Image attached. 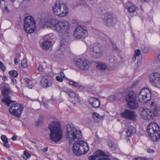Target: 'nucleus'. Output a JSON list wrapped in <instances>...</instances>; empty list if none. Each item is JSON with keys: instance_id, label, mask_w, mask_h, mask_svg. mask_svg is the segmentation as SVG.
Segmentation results:
<instances>
[{"instance_id": "54", "label": "nucleus", "mask_w": 160, "mask_h": 160, "mask_svg": "<svg viewBox=\"0 0 160 160\" xmlns=\"http://www.w3.org/2000/svg\"><path fill=\"white\" fill-rule=\"evenodd\" d=\"M74 82L73 81H70L69 83L70 85L73 86Z\"/></svg>"}, {"instance_id": "60", "label": "nucleus", "mask_w": 160, "mask_h": 160, "mask_svg": "<svg viewBox=\"0 0 160 160\" xmlns=\"http://www.w3.org/2000/svg\"><path fill=\"white\" fill-rule=\"evenodd\" d=\"M142 160H148V159L146 158H142Z\"/></svg>"}, {"instance_id": "55", "label": "nucleus", "mask_w": 160, "mask_h": 160, "mask_svg": "<svg viewBox=\"0 0 160 160\" xmlns=\"http://www.w3.org/2000/svg\"><path fill=\"white\" fill-rule=\"evenodd\" d=\"M48 147H46L45 148H44L43 150H42V151L44 152H46V151H48Z\"/></svg>"}, {"instance_id": "13", "label": "nucleus", "mask_w": 160, "mask_h": 160, "mask_svg": "<svg viewBox=\"0 0 160 160\" xmlns=\"http://www.w3.org/2000/svg\"><path fill=\"white\" fill-rule=\"evenodd\" d=\"M122 118L128 120L134 121L137 117V114L133 110L129 109L125 110L121 113Z\"/></svg>"}, {"instance_id": "33", "label": "nucleus", "mask_w": 160, "mask_h": 160, "mask_svg": "<svg viewBox=\"0 0 160 160\" xmlns=\"http://www.w3.org/2000/svg\"><path fill=\"white\" fill-rule=\"evenodd\" d=\"M141 50L144 53H147L148 51V48L144 45H142L141 46Z\"/></svg>"}, {"instance_id": "32", "label": "nucleus", "mask_w": 160, "mask_h": 160, "mask_svg": "<svg viewBox=\"0 0 160 160\" xmlns=\"http://www.w3.org/2000/svg\"><path fill=\"white\" fill-rule=\"evenodd\" d=\"M108 60L109 62L113 65H115L117 62V59L115 56L110 57Z\"/></svg>"}, {"instance_id": "31", "label": "nucleus", "mask_w": 160, "mask_h": 160, "mask_svg": "<svg viewBox=\"0 0 160 160\" xmlns=\"http://www.w3.org/2000/svg\"><path fill=\"white\" fill-rule=\"evenodd\" d=\"M92 117L95 121L97 122H99V120L100 119V116L96 112H93Z\"/></svg>"}, {"instance_id": "19", "label": "nucleus", "mask_w": 160, "mask_h": 160, "mask_svg": "<svg viewBox=\"0 0 160 160\" xmlns=\"http://www.w3.org/2000/svg\"><path fill=\"white\" fill-rule=\"evenodd\" d=\"M80 145L79 148V151L78 152L79 155L85 154L89 150V148L88 144L82 141H80Z\"/></svg>"}, {"instance_id": "30", "label": "nucleus", "mask_w": 160, "mask_h": 160, "mask_svg": "<svg viewBox=\"0 0 160 160\" xmlns=\"http://www.w3.org/2000/svg\"><path fill=\"white\" fill-rule=\"evenodd\" d=\"M108 145L111 148V149L113 150H116L118 149V146L111 140H109L108 141Z\"/></svg>"}, {"instance_id": "42", "label": "nucleus", "mask_w": 160, "mask_h": 160, "mask_svg": "<svg viewBox=\"0 0 160 160\" xmlns=\"http://www.w3.org/2000/svg\"><path fill=\"white\" fill-rule=\"evenodd\" d=\"M56 79L57 81L60 82H62L63 80L62 78L60 76H56Z\"/></svg>"}, {"instance_id": "49", "label": "nucleus", "mask_w": 160, "mask_h": 160, "mask_svg": "<svg viewBox=\"0 0 160 160\" xmlns=\"http://www.w3.org/2000/svg\"><path fill=\"white\" fill-rule=\"evenodd\" d=\"M17 135H14L12 138L11 139L13 141H16L17 140Z\"/></svg>"}, {"instance_id": "48", "label": "nucleus", "mask_w": 160, "mask_h": 160, "mask_svg": "<svg viewBox=\"0 0 160 160\" xmlns=\"http://www.w3.org/2000/svg\"><path fill=\"white\" fill-rule=\"evenodd\" d=\"M38 71L41 72L42 70V66L41 65H40L38 67Z\"/></svg>"}, {"instance_id": "59", "label": "nucleus", "mask_w": 160, "mask_h": 160, "mask_svg": "<svg viewBox=\"0 0 160 160\" xmlns=\"http://www.w3.org/2000/svg\"><path fill=\"white\" fill-rule=\"evenodd\" d=\"M28 88L30 89H32V86L31 85H28Z\"/></svg>"}, {"instance_id": "10", "label": "nucleus", "mask_w": 160, "mask_h": 160, "mask_svg": "<svg viewBox=\"0 0 160 160\" xmlns=\"http://www.w3.org/2000/svg\"><path fill=\"white\" fill-rule=\"evenodd\" d=\"M89 53L93 58H99L103 54L102 47L99 43H95L89 49Z\"/></svg>"}, {"instance_id": "47", "label": "nucleus", "mask_w": 160, "mask_h": 160, "mask_svg": "<svg viewBox=\"0 0 160 160\" xmlns=\"http://www.w3.org/2000/svg\"><path fill=\"white\" fill-rule=\"evenodd\" d=\"M147 151L148 153H153L154 152V151L153 149H151L150 148L148 149Z\"/></svg>"}, {"instance_id": "35", "label": "nucleus", "mask_w": 160, "mask_h": 160, "mask_svg": "<svg viewBox=\"0 0 160 160\" xmlns=\"http://www.w3.org/2000/svg\"><path fill=\"white\" fill-rule=\"evenodd\" d=\"M21 64L22 67L27 68L28 66L27 60L26 59H23L21 61Z\"/></svg>"}, {"instance_id": "38", "label": "nucleus", "mask_w": 160, "mask_h": 160, "mask_svg": "<svg viewBox=\"0 0 160 160\" xmlns=\"http://www.w3.org/2000/svg\"><path fill=\"white\" fill-rule=\"evenodd\" d=\"M3 13L4 14H6L9 12V10L7 6H6L2 10Z\"/></svg>"}, {"instance_id": "37", "label": "nucleus", "mask_w": 160, "mask_h": 160, "mask_svg": "<svg viewBox=\"0 0 160 160\" xmlns=\"http://www.w3.org/2000/svg\"><path fill=\"white\" fill-rule=\"evenodd\" d=\"M43 122V119L42 118H40L36 122V125H39L42 124Z\"/></svg>"}, {"instance_id": "2", "label": "nucleus", "mask_w": 160, "mask_h": 160, "mask_svg": "<svg viewBox=\"0 0 160 160\" xmlns=\"http://www.w3.org/2000/svg\"><path fill=\"white\" fill-rule=\"evenodd\" d=\"M67 140L70 145L74 142H77L82 138L81 131L73 125H67Z\"/></svg>"}, {"instance_id": "40", "label": "nucleus", "mask_w": 160, "mask_h": 160, "mask_svg": "<svg viewBox=\"0 0 160 160\" xmlns=\"http://www.w3.org/2000/svg\"><path fill=\"white\" fill-rule=\"evenodd\" d=\"M24 155L26 156L27 158H29L31 157V155L28 152L24 151Z\"/></svg>"}, {"instance_id": "56", "label": "nucleus", "mask_w": 160, "mask_h": 160, "mask_svg": "<svg viewBox=\"0 0 160 160\" xmlns=\"http://www.w3.org/2000/svg\"><path fill=\"white\" fill-rule=\"evenodd\" d=\"M2 79L4 81L7 80V77L6 76H4L2 78Z\"/></svg>"}, {"instance_id": "58", "label": "nucleus", "mask_w": 160, "mask_h": 160, "mask_svg": "<svg viewBox=\"0 0 160 160\" xmlns=\"http://www.w3.org/2000/svg\"><path fill=\"white\" fill-rule=\"evenodd\" d=\"M141 2H148L149 0H139Z\"/></svg>"}, {"instance_id": "43", "label": "nucleus", "mask_w": 160, "mask_h": 160, "mask_svg": "<svg viewBox=\"0 0 160 160\" xmlns=\"http://www.w3.org/2000/svg\"><path fill=\"white\" fill-rule=\"evenodd\" d=\"M96 160H111V159L108 158L102 157Z\"/></svg>"}, {"instance_id": "28", "label": "nucleus", "mask_w": 160, "mask_h": 160, "mask_svg": "<svg viewBox=\"0 0 160 160\" xmlns=\"http://www.w3.org/2000/svg\"><path fill=\"white\" fill-rule=\"evenodd\" d=\"M1 139L4 142L3 146L7 148H9L10 147L9 145L7 144L8 142V141L6 136L3 135H2L1 136Z\"/></svg>"}, {"instance_id": "15", "label": "nucleus", "mask_w": 160, "mask_h": 160, "mask_svg": "<svg viewBox=\"0 0 160 160\" xmlns=\"http://www.w3.org/2000/svg\"><path fill=\"white\" fill-rule=\"evenodd\" d=\"M104 22L107 26H112L117 22V18L111 15H106L103 19Z\"/></svg>"}, {"instance_id": "44", "label": "nucleus", "mask_w": 160, "mask_h": 160, "mask_svg": "<svg viewBox=\"0 0 160 160\" xmlns=\"http://www.w3.org/2000/svg\"><path fill=\"white\" fill-rule=\"evenodd\" d=\"M11 83L13 84H16L17 83V81L16 79L14 78H11Z\"/></svg>"}, {"instance_id": "36", "label": "nucleus", "mask_w": 160, "mask_h": 160, "mask_svg": "<svg viewBox=\"0 0 160 160\" xmlns=\"http://www.w3.org/2000/svg\"><path fill=\"white\" fill-rule=\"evenodd\" d=\"M18 73L16 70L11 71V77L14 78H16L18 76Z\"/></svg>"}, {"instance_id": "12", "label": "nucleus", "mask_w": 160, "mask_h": 160, "mask_svg": "<svg viewBox=\"0 0 160 160\" xmlns=\"http://www.w3.org/2000/svg\"><path fill=\"white\" fill-rule=\"evenodd\" d=\"M74 35L78 39L85 38L88 35L86 27L84 26H78L74 31Z\"/></svg>"}, {"instance_id": "1", "label": "nucleus", "mask_w": 160, "mask_h": 160, "mask_svg": "<svg viewBox=\"0 0 160 160\" xmlns=\"http://www.w3.org/2000/svg\"><path fill=\"white\" fill-rule=\"evenodd\" d=\"M151 109L145 108L142 110L141 115L144 119L151 120L154 119L155 118L160 114V107L158 105L152 102L151 104Z\"/></svg>"}, {"instance_id": "6", "label": "nucleus", "mask_w": 160, "mask_h": 160, "mask_svg": "<svg viewBox=\"0 0 160 160\" xmlns=\"http://www.w3.org/2000/svg\"><path fill=\"white\" fill-rule=\"evenodd\" d=\"M52 8L54 14L60 17L65 16L68 12L67 5L62 2L57 1Z\"/></svg>"}, {"instance_id": "8", "label": "nucleus", "mask_w": 160, "mask_h": 160, "mask_svg": "<svg viewBox=\"0 0 160 160\" xmlns=\"http://www.w3.org/2000/svg\"><path fill=\"white\" fill-rule=\"evenodd\" d=\"M139 101L143 103H147L151 99V93L150 90L147 88H142L138 95Z\"/></svg>"}, {"instance_id": "52", "label": "nucleus", "mask_w": 160, "mask_h": 160, "mask_svg": "<svg viewBox=\"0 0 160 160\" xmlns=\"http://www.w3.org/2000/svg\"><path fill=\"white\" fill-rule=\"evenodd\" d=\"M14 62L15 65H18V58H15L14 60Z\"/></svg>"}, {"instance_id": "41", "label": "nucleus", "mask_w": 160, "mask_h": 160, "mask_svg": "<svg viewBox=\"0 0 160 160\" xmlns=\"http://www.w3.org/2000/svg\"><path fill=\"white\" fill-rule=\"evenodd\" d=\"M97 158L93 154V155L90 156L89 157V160H95Z\"/></svg>"}, {"instance_id": "22", "label": "nucleus", "mask_w": 160, "mask_h": 160, "mask_svg": "<svg viewBox=\"0 0 160 160\" xmlns=\"http://www.w3.org/2000/svg\"><path fill=\"white\" fill-rule=\"evenodd\" d=\"M126 129L127 135L128 137H131L136 132L135 129L131 126H127Z\"/></svg>"}, {"instance_id": "24", "label": "nucleus", "mask_w": 160, "mask_h": 160, "mask_svg": "<svg viewBox=\"0 0 160 160\" xmlns=\"http://www.w3.org/2000/svg\"><path fill=\"white\" fill-rule=\"evenodd\" d=\"M129 5L128 6L127 9H128V12L130 13H133L135 12L136 10L137 7L135 5L132 4L131 3H130L128 2Z\"/></svg>"}, {"instance_id": "16", "label": "nucleus", "mask_w": 160, "mask_h": 160, "mask_svg": "<svg viewBox=\"0 0 160 160\" xmlns=\"http://www.w3.org/2000/svg\"><path fill=\"white\" fill-rule=\"evenodd\" d=\"M150 82L155 87H157L160 81V74L158 72H154L150 75Z\"/></svg>"}, {"instance_id": "61", "label": "nucleus", "mask_w": 160, "mask_h": 160, "mask_svg": "<svg viewBox=\"0 0 160 160\" xmlns=\"http://www.w3.org/2000/svg\"><path fill=\"white\" fill-rule=\"evenodd\" d=\"M77 22V20H73L72 21V22L73 23H75Z\"/></svg>"}, {"instance_id": "26", "label": "nucleus", "mask_w": 160, "mask_h": 160, "mask_svg": "<svg viewBox=\"0 0 160 160\" xmlns=\"http://www.w3.org/2000/svg\"><path fill=\"white\" fill-rule=\"evenodd\" d=\"M93 154L97 158L102 156H106L105 152L101 150L96 151L93 153Z\"/></svg>"}, {"instance_id": "25", "label": "nucleus", "mask_w": 160, "mask_h": 160, "mask_svg": "<svg viewBox=\"0 0 160 160\" xmlns=\"http://www.w3.org/2000/svg\"><path fill=\"white\" fill-rule=\"evenodd\" d=\"M97 67L98 69L102 71H104L108 68V66L106 64L102 62L97 63Z\"/></svg>"}, {"instance_id": "20", "label": "nucleus", "mask_w": 160, "mask_h": 160, "mask_svg": "<svg viewBox=\"0 0 160 160\" xmlns=\"http://www.w3.org/2000/svg\"><path fill=\"white\" fill-rule=\"evenodd\" d=\"M68 93L70 97L69 100L71 102L75 104L80 102L78 96L72 92L68 91Z\"/></svg>"}, {"instance_id": "39", "label": "nucleus", "mask_w": 160, "mask_h": 160, "mask_svg": "<svg viewBox=\"0 0 160 160\" xmlns=\"http://www.w3.org/2000/svg\"><path fill=\"white\" fill-rule=\"evenodd\" d=\"M0 68L3 71H4L6 70V68L5 67L3 64L2 62L0 61Z\"/></svg>"}, {"instance_id": "46", "label": "nucleus", "mask_w": 160, "mask_h": 160, "mask_svg": "<svg viewBox=\"0 0 160 160\" xmlns=\"http://www.w3.org/2000/svg\"><path fill=\"white\" fill-rule=\"evenodd\" d=\"M60 75L61 76L64 78H65V76L64 74L63 73V70H61L60 72Z\"/></svg>"}, {"instance_id": "14", "label": "nucleus", "mask_w": 160, "mask_h": 160, "mask_svg": "<svg viewBox=\"0 0 160 160\" xmlns=\"http://www.w3.org/2000/svg\"><path fill=\"white\" fill-rule=\"evenodd\" d=\"M2 94L3 98L2 99V101L8 107L10 104V90L8 88H4L2 90Z\"/></svg>"}, {"instance_id": "7", "label": "nucleus", "mask_w": 160, "mask_h": 160, "mask_svg": "<svg viewBox=\"0 0 160 160\" xmlns=\"http://www.w3.org/2000/svg\"><path fill=\"white\" fill-rule=\"evenodd\" d=\"M125 99L129 108L134 109L138 108V104L136 100V94L133 91L130 90L126 93Z\"/></svg>"}, {"instance_id": "9", "label": "nucleus", "mask_w": 160, "mask_h": 160, "mask_svg": "<svg viewBox=\"0 0 160 160\" xmlns=\"http://www.w3.org/2000/svg\"><path fill=\"white\" fill-rule=\"evenodd\" d=\"M23 109V107L21 104L11 99V109L12 110V112H11V114L18 118H19L21 116Z\"/></svg>"}, {"instance_id": "62", "label": "nucleus", "mask_w": 160, "mask_h": 160, "mask_svg": "<svg viewBox=\"0 0 160 160\" xmlns=\"http://www.w3.org/2000/svg\"><path fill=\"white\" fill-rule=\"evenodd\" d=\"M158 60L160 61V54L158 55Z\"/></svg>"}, {"instance_id": "17", "label": "nucleus", "mask_w": 160, "mask_h": 160, "mask_svg": "<svg viewBox=\"0 0 160 160\" xmlns=\"http://www.w3.org/2000/svg\"><path fill=\"white\" fill-rule=\"evenodd\" d=\"M88 61L85 58H79L75 62V64L82 70H86L88 68Z\"/></svg>"}, {"instance_id": "11", "label": "nucleus", "mask_w": 160, "mask_h": 160, "mask_svg": "<svg viewBox=\"0 0 160 160\" xmlns=\"http://www.w3.org/2000/svg\"><path fill=\"white\" fill-rule=\"evenodd\" d=\"M35 22L34 18L30 16L26 17L24 21V28L28 33L33 32L35 29Z\"/></svg>"}, {"instance_id": "29", "label": "nucleus", "mask_w": 160, "mask_h": 160, "mask_svg": "<svg viewBox=\"0 0 160 160\" xmlns=\"http://www.w3.org/2000/svg\"><path fill=\"white\" fill-rule=\"evenodd\" d=\"M51 44V42L50 41H45L42 43V48L44 49H48L50 47Z\"/></svg>"}, {"instance_id": "18", "label": "nucleus", "mask_w": 160, "mask_h": 160, "mask_svg": "<svg viewBox=\"0 0 160 160\" xmlns=\"http://www.w3.org/2000/svg\"><path fill=\"white\" fill-rule=\"evenodd\" d=\"M41 85L43 88H47L53 83L52 80L47 75L42 76L40 82Z\"/></svg>"}, {"instance_id": "23", "label": "nucleus", "mask_w": 160, "mask_h": 160, "mask_svg": "<svg viewBox=\"0 0 160 160\" xmlns=\"http://www.w3.org/2000/svg\"><path fill=\"white\" fill-rule=\"evenodd\" d=\"M80 141L79 142H75L73 144L72 146L73 151L74 153H75L77 155H79L78 154V152L79 151V148L80 147Z\"/></svg>"}, {"instance_id": "50", "label": "nucleus", "mask_w": 160, "mask_h": 160, "mask_svg": "<svg viewBox=\"0 0 160 160\" xmlns=\"http://www.w3.org/2000/svg\"><path fill=\"white\" fill-rule=\"evenodd\" d=\"M112 47H113V49H114L116 51L118 50V49L117 48V47L115 44L114 43H113L112 44Z\"/></svg>"}, {"instance_id": "27", "label": "nucleus", "mask_w": 160, "mask_h": 160, "mask_svg": "<svg viewBox=\"0 0 160 160\" xmlns=\"http://www.w3.org/2000/svg\"><path fill=\"white\" fill-rule=\"evenodd\" d=\"M67 42L65 39H62L61 41L60 48H59V50L63 51L67 47Z\"/></svg>"}, {"instance_id": "4", "label": "nucleus", "mask_w": 160, "mask_h": 160, "mask_svg": "<svg viewBox=\"0 0 160 160\" xmlns=\"http://www.w3.org/2000/svg\"><path fill=\"white\" fill-rule=\"evenodd\" d=\"M147 132L152 141H157L160 138V127L156 123L151 122L148 126Z\"/></svg>"}, {"instance_id": "64", "label": "nucleus", "mask_w": 160, "mask_h": 160, "mask_svg": "<svg viewBox=\"0 0 160 160\" xmlns=\"http://www.w3.org/2000/svg\"><path fill=\"white\" fill-rule=\"evenodd\" d=\"M17 56H19L20 55L18 53L16 54Z\"/></svg>"}, {"instance_id": "21", "label": "nucleus", "mask_w": 160, "mask_h": 160, "mask_svg": "<svg viewBox=\"0 0 160 160\" xmlns=\"http://www.w3.org/2000/svg\"><path fill=\"white\" fill-rule=\"evenodd\" d=\"M89 103L95 108H98L100 106V100L93 97L90 98L89 100Z\"/></svg>"}, {"instance_id": "3", "label": "nucleus", "mask_w": 160, "mask_h": 160, "mask_svg": "<svg viewBox=\"0 0 160 160\" xmlns=\"http://www.w3.org/2000/svg\"><path fill=\"white\" fill-rule=\"evenodd\" d=\"M48 128L51 132V140L55 142L60 141L62 138V130L60 124L56 121L53 122L49 125Z\"/></svg>"}, {"instance_id": "63", "label": "nucleus", "mask_w": 160, "mask_h": 160, "mask_svg": "<svg viewBox=\"0 0 160 160\" xmlns=\"http://www.w3.org/2000/svg\"><path fill=\"white\" fill-rule=\"evenodd\" d=\"M43 105H44V106H45V107H47V105H46V104L45 103H44H44H43Z\"/></svg>"}, {"instance_id": "5", "label": "nucleus", "mask_w": 160, "mask_h": 160, "mask_svg": "<svg viewBox=\"0 0 160 160\" xmlns=\"http://www.w3.org/2000/svg\"><path fill=\"white\" fill-rule=\"evenodd\" d=\"M49 26L59 33L62 32L63 31L67 32L70 28L68 22L65 21H59L54 19L50 20Z\"/></svg>"}, {"instance_id": "34", "label": "nucleus", "mask_w": 160, "mask_h": 160, "mask_svg": "<svg viewBox=\"0 0 160 160\" xmlns=\"http://www.w3.org/2000/svg\"><path fill=\"white\" fill-rule=\"evenodd\" d=\"M141 54L140 51L139 49H137L135 50L134 57L132 60L133 61H135L136 60V57L139 56Z\"/></svg>"}, {"instance_id": "51", "label": "nucleus", "mask_w": 160, "mask_h": 160, "mask_svg": "<svg viewBox=\"0 0 160 160\" xmlns=\"http://www.w3.org/2000/svg\"><path fill=\"white\" fill-rule=\"evenodd\" d=\"M73 86H74L75 87H78L80 86V85L77 82H74L73 85Z\"/></svg>"}, {"instance_id": "45", "label": "nucleus", "mask_w": 160, "mask_h": 160, "mask_svg": "<svg viewBox=\"0 0 160 160\" xmlns=\"http://www.w3.org/2000/svg\"><path fill=\"white\" fill-rule=\"evenodd\" d=\"M109 99L111 101H113L116 99V97L115 95H112L109 97Z\"/></svg>"}, {"instance_id": "53", "label": "nucleus", "mask_w": 160, "mask_h": 160, "mask_svg": "<svg viewBox=\"0 0 160 160\" xmlns=\"http://www.w3.org/2000/svg\"><path fill=\"white\" fill-rule=\"evenodd\" d=\"M24 80L25 81V82L28 83H29L30 82V80L27 78H25L24 79Z\"/></svg>"}, {"instance_id": "57", "label": "nucleus", "mask_w": 160, "mask_h": 160, "mask_svg": "<svg viewBox=\"0 0 160 160\" xmlns=\"http://www.w3.org/2000/svg\"><path fill=\"white\" fill-rule=\"evenodd\" d=\"M134 160H142V158L140 157L136 158Z\"/></svg>"}]
</instances>
